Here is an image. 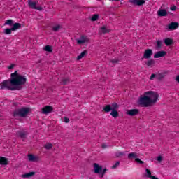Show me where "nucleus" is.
I'll list each match as a JSON object with an SVG mask.
<instances>
[{
    "mask_svg": "<svg viewBox=\"0 0 179 179\" xmlns=\"http://www.w3.org/2000/svg\"><path fill=\"white\" fill-rule=\"evenodd\" d=\"M163 42L162 41H157L156 50H162Z\"/></svg>",
    "mask_w": 179,
    "mask_h": 179,
    "instance_id": "obj_29",
    "label": "nucleus"
},
{
    "mask_svg": "<svg viewBox=\"0 0 179 179\" xmlns=\"http://www.w3.org/2000/svg\"><path fill=\"white\" fill-rule=\"evenodd\" d=\"M145 172H146V177H148V178H150L153 176H152V172L150 171V169H145Z\"/></svg>",
    "mask_w": 179,
    "mask_h": 179,
    "instance_id": "obj_30",
    "label": "nucleus"
},
{
    "mask_svg": "<svg viewBox=\"0 0 179 179\" xmlns=\"http://www.w3.org/2000/svg\"><path fill=\"white\" fill-rule=\"evenodd\" d=\"M164 44H165L167 47L173 44V39L169 38H165L164 41Z\"/></svg>",
    "mask_w": 179,
    "mask_h": 179,
    "instance_id": "obj_19",
    "label": "nucleus"
},
{
    "mask_svg": "<svg viewBox=\"0 0 179 179\" xmlns=\"http://www.w3.org/2000/svg\"><path fill=\"white\" fill-rule=\"evenodd\" d=\"M138 103L141 107H149L152 104V101L144 94V96L139 99Z\"/></svg>",
    "mask_w": 179,
    "mask_h": 179,
    "instance_id": "obj_4",
    "label": "nucleus"
},
{
    "mask_svg": "<svg viewBox=\"0 0 179 179\" xmlns=\"http://www.w3.org/2000/svg\"><path fill=\"white\" fill-rule=\"evenodd\" d=\"M16 135L21 139H26V136H27V131H18L16 132Z\"/></svg>",
    "mask_w": 179,
    "mask_h": 179,
    "instance_id": "obj_11",
    "label": "nucleus"
},
{
    "mask_svg": "<svg viewBox=\"0 0 179 179\" xmlns=\"http://www.w3.org/2000/svg\"><path fill=\"white\" fill-rule=\"evenodd\" d=\"M45 149H47L48 150H50V149H52V144L51 143H47L44 145Z\"/></svg>",
    "mask_w": 179,
    "mask_h": 179,
    "instance_id": "obj_32",
    "label": "nucleus"
},
{
    "mask_svg": "<svg viewBox=\"0 0 179 179\" xmlns=\"http://www.w3.org/2000/svg\"><path fill=\"white\" fill-rule=\"evenodd\" d=\"M152 55H153V50H152V49H146L144 51L143 58L145 59H149L152 57Z\"/></svg>",
    "mask_w": 179,
    "mask_h": 179,
    "instance_id": "obj_6",
    "label": "nucleus"
},
{
    "mask_svg": "<svg viewBox=\"0 0 179 179\" xmlns=\"http://www.w3.org/2000/svg\"><path fill=\"white\" fill-rule=\"evenodd\" d=\"M135 162H136V163H139L140 164H143V161L141 160L139 158H136L135 159Z\"/></svg>",
    "mask_w": 179,
    "mask_h": 179,
    "instance_id": "obj_42",
    "label": "nucleus"
},
{
    "mask_svg": "<svg viewBox=\"0 0 179 179\" xmlns=\"http://www.w3.org/2000/svg\"><path fill=\"white\" fill-rule=\"evenodd\" d=\"M118 166H120V161L116 162L115 163V164L111 166V169H117V167H118Z\"/></svg>",
    "mask_w": 179,
    "mask_h": 179,
    "instance_id": "obj_39",
    "label": "nucleus"
},
{
    "mask_svg": "<svg viewBox=\"0 0 179 179\" xmlns=\"http://www.w3.org/2000/svg\"><path fill=\"white\" fill-rule=\"evenodd\" d=\"M87 54V50H84L82 52L78 57H77V60L79 61L83 58Z\"/></svg>",
    "mask_w": 179,
    "mask_h": 179,
    "instance_id": "obj_24",
    "label": "nucleus"
},
{
    "mask_svg": "<svg viewBox=\"0 0 179 179\" xmlns=\"http://www.w3.org/2000/svg\"><path fill=\"white\" fill-rule=\"evenodd\" d=\"M166 72L159 73L157 75V79H158V80H162V79H163L166 76Z\"/></svg>",
    "mask_w": 179,
    "mask_h": 179,
    "instance_id": "obj_20",
    "label": "nucleus"
},
{
    "mask_svg": "<svg viewBox=\"0 0 179 179\" xmlns=\"http://www.w3.org/2000/svg\"><path fill=\"white\" fill-rule=\"evenodd\" d=\"M64 122L66 123V124H68L69 122V118L66 117H64Z\"/></svg>",
    "mask_w": 179,
    "mask_h": 179,
    "instance_id": "obj_45",
    "label": "nucleus"
},
{
    "mask_svg": "<svg viewBox=\"0 0 179 179\" xmlns=\"http://www.w3.org/2000/svg\"><path fill=\"white\" fill-rule=\"evenodd\" d=\"M106 172H107V169H106V168H104L103 169V171H102V173H101L100 178H103L104 177V174H106Z\"/></svg>",
    "mask_w": 179,
    "mask_h": 179,
    "instance_id": "obj_41",
    "label": "nucleus"
},
{
    "mask_svg": "<svg viewBox=\"0 0 179 179\" xmlns=\"http://www.w3.org/2000/svg\"><path fill=\"white\" fill-rule=\"evenodd\" d=\"M54 110V108L51 106H46L43 108H42V113L43 114H50L52 110Z\"/></svg>",
    "mask_w": 179,
    "mask_h": 179,
    "instance_id": "obj_10",
    "label": "nucleus"
},
{
    "mask_svg": "<svg viewBox=\"0 0 179 179\" xmlns=\"http://www.w3.org/2000/svg\"><path fill=\"white\" fill-rule=\"evenodd\" d=\"M36 174V172H29L22 175L23 178H30V177H33Z\"/></svg>",
    "mask_w": 179,
    "mask_h": 179,
    "instance_id": "obj_22",
    "label": "nucleus"
},
{
    "mask_svg": "<svg viewBox=\"0 0 179 179\" xmlns=\"http://www.w3.org/2000/svg\"><path fill=\"white\" fill-rule=\"evenodd\" d=\"M28 113H30V109L29 108H22L14 110L13 115V117H21L22 118H24Z\"/></svg>",
    "mask_w": 179,
    "mask_h": 179,
    "instance_id": "obj_2",
    "label": "nucleus"
},
{
    "mask_svg": "<svg viewBox=\"0 0 179 179\" xmlns=\"http://www.w3.org/2000/svg\"><path fill=\"white\" fill-rule=\"evenodd\" d=\"M13 24V20H7L6 22L4 23V26H12Z\"/></svg>",
    "mask_w": 179,
    "mask_h": 179,
    "instance_id": "obj_34",
    "label": "nucleus"
},
{
    "mask_svg": "<svg viewBox=\"0 0 179 179\" xmlns=\"http://www.w3.org/2000/svg\"><path fill=\"white\" fill-rule=\"evenodd\" d=\"M167 52L166 51H158L156 52V54L154 55V58H161V57H164Z\"/></svg>",
    "mask_w": 179,
    "mask_h": 179,
    "instance_id": "obj_15",
    "label": "nucleus"
},
{
    "mask_svg": "<svg viewBox=\"0 0 179 179\" xmlns=\"http://www.w3.org/2000/svg\"><path fill=\"white\" fill-rule=\"evenodd\" d=\"M150 178H151V179H159L156 176H153L152 177H150Z\"/></svg>",
    "mask_w": 179,
    "mask_h": 179,
    "instance_id": "obj_51",
    "label": "nucleus"
},
{
    "mask_svg": "<svg viewBox=\"0 0 179 179\" xmlns=\"http://www.w3.org/2000/svg\"><path fill=\"white\" fill-rule=\"evenodd\" d=\"M102 148L103 149H106V148H107V145L106 144H103Z\"/></svg>",
    "mask_w": 179,
    "mask_h": 179,
    "instance_id": "obj_50",
    "label": "nucleus"
},
{
    "mask_svg": "<svg viewBox=\"0 0 179 179\" xmlns=\"http://www.w3.org/2000/svg\"><path fill=\"white\" fill-rule=\"evenodd\" d=\"M22 28V24L19 22H15L13 24V27H11L13 31H16V30H19V29Z\"/></svg>",
    "mask_w": 179,
    "mask_h": 179,
    "instance_id": "obj_17",
    "label": "nucleus"
},
{
    "mask_svg": "<svg viewBox=\"0 0 179 179\" xmlns=\"http://www.w3.org/2000/svg\"><path fill=\"white\" fill-rule=\"evenodd\" d=\"M129 2H132L134 3V5H136L137 6H142L146 3L145 0H129Z\"/></svg>",
    "mask_w": 179,
    "mask_h": 179,
    "instance_id": "obj_9",
    "label": "nucleus"
},
{
    "mask_svg": "<svg viewBox=\"0 0 179 179\" xmlns=\"http://www.w3.org/2000/svg\"><path fill=\"white\" fill-rule=\"evenodd\" d=\"M170 9H171V10L174 12V10H176L177 9V6H173L171 7Z\"/></svg>",
    "mask_w": 179,
    "mask_h": 179,
    "instance_id": "obj_46",
    "label": "nucleus"
},
{
    "mask_svg": "<svg viewBox=\"0 0 179 179\" xmlns=\"http://www.w3.org/2000/svg\"><path fill=\"white\" fill-rule=\"evenodd\" d=\"M127 114L130 117H135L136 115H138V114H139V109L129 110H127Z\"/></svg>",
    "mask_w": 179,
    "mask_h": 179,
    "instance_id": "obj_7",
    "label": "nucleus"
},
{
    "mask_svg": "<svg viewBox=\"0 0 179 179\" xmlns=\"http://www.w3.org/2000/svg\"><path fill=\"white\" fill-rule=\"evenodd\" d=\"M40 159L37 156H34L32 154H29L28 155V160L29 162H34L35 163L38 162Z\"/></svg>",
    "mask_w": 179,
    "mask_h": 179,
    "instance_id": "obj_14",
    "label": "nucleus"
},
{
    "mask_svg": "<svg viewBox=\"0 0 179 179\" xmlns=\"http://www.w3.org/2000/svg\"><path fill=\"white\" fill-rule=\"evenodd\" d=\"M28 6H29L31 9H36V10H43V8L41 6L37 7V2L33 1V0H28Z\"/></svg>",
    "mask_w": 179,
    "mask_h": 179,
    "instance_id": "obj_5",
    "label": "nucleus"
},
{
    "mask_svg": "<svg viewBox=\"0 0 179 179\" xmlns=\"http://www.w3.org/2000/svg\"><path fill=\"white\" fill-rule=\"evenodd\" d=\"M169 30H177L178 29V22H171L168 25Z\"/></svg>",
    "mask_w": 179,
    "mask_h": 179,
    "instance_id": "obj_12",
    "label": "nucleus"
},
{
    "mask_svg": "<svg viewBox=\"0 0 179 179\" xmlns=\"http://www.w3.org/2000/svg\"><path fill=\"white\" fill-rule=\"evenodd\" d=\"M158 16H167V10L166 9H159L157 12Z\"/></svg>",
    "mask_w": 179,
    "mask_h": 179,
    "instance_id": "obj_18",
    "label": "nucleus"
},
{
    "mask_svg": "<svg viewBox=\"0 0 179 179\" xmlns=\"http://www.w3.org/2000/svg\"><path fill=\"white\" fill-rule=\"evenodd\" d=\"M59 30H61V25L59 24L52 27V31L55 33L59 31Z\"/></svg>",
    "mask_w": 179,
    "mask_h": 179,
    "instance_id": "obj_21",
    "label": "nucleus"
},
{
    "mask_svg": "<svg viewBox=\"0 0 179 179\" xmlns=\"http://www.w3.org/2000/svg\"><path fill=\"white\" fill-rule=\"evenodd\" d=\"M45 51H47L48 52H52V48L50 45H46L44 48Z\"/></svg>",
    "mask_w": 179,
    "mask_h": 179,
    "instance_id": "obj_35",
    "label": "nucleus"
},
{
    "mask_svg": "<svg viewBox=\"0 0 179 179\" xmlns=\"http://www.w3.org/2000/svg\"><path fill=\"white\" fill-rule=\"evenodd\" d=\"M103 110L105 113H110V111H112L111 105H110V104L106 105V106L103 108Z\"/></svg>",
    "mask_w": 179,
    "mask_h": 179,
    "instance_id": "obj_28",
    "label": "nucleus"
},
{
    "mask_svg": "<svg viewBox=\"0 0 179 179\" xmlns=\"http://www.w3.org/2000/svg\"><path fill=\"white\" fill-rule=\"evenodd\" d=\"M155 64H156V62H155L154 59H150L148 62H145V64L147 65V66H154Z\"/></svg>",
    "mask_w": 179,
    "mask_h": 179,
    "instance_id": "obj_26",
    "label": "nucleus"
},
{
    "mask_svg": "<svg viewBox=\"0 0 179 179\" xmlns=\"http://www.w3.org/2000/svg\"><path fill=\"white\" fill-rule=\"evenodd\" d=\"M117 157H121V156H125V153L122 152H119L116 153Z\"/></svg>",
    "mask_w": 179,
    "mask_h": 179,
    "instance_id": "obj_40",
    "label": "nucleus"
},
{
    "mask_svg": "<svg viewBox=\"0 0 179 179\" xmlns=\"http://www.w3.org/2000/svg\"><path fill=\"white\" fill-rule=\"evenodd\" d=\"M101 171H103V167L100 166L97 163H94V173L99 174L101 173Z\"/></svg>",
    "mask_w": 179,
    "mask_h": 179,
    "instance_id": "obj_8",
    "label": "nucleus"
},
{
    "mask_svg": "<svg viewBox=\"0 0 179 179\" xmlns=\"http://www.w3.org/2000/svg\"><path fill=\"white\" fill-rule=\"evenodd\" d=\"M155 78H157V75L153 73L150 76V80H153L155 79Z\"/></svg>",
    "mask_w": 179,
    "mask_h": 179,
    "instance_id": "obj_43",
    "label": "nucleus"
},
{
    "mask_svg": "<svg viewBox=\"0 0 179 179\" xmlns=\"http://www.w3.org/2000/svg\"><path fill=\"white\" fill-rule=\"evenodd\" d=\"M110 107L113 110H117L118 108V104L117 103H113L112 105H110Z\"/></svg>",
    "mask_w": 179,
    "mask_h": 179,
    "instance_id": "obj_36",
    "label": "nucleus"
},
{
    "mask_svg": "<svg viewBox=\"0 0 179 179\" xmlns=\"http://www.w3.org/2000/svg\"><path fill=\"white\" fill-rule=\"evenodd\" d=\"M176 82H178L179 83V75H178L176 78Z\"/></svg>",
    "mask_w": 179,
    "mask_h": 179,
    "instance_id": "obj_49",
    "label": "nucleus"
},
{
    "mask_svg": "<svg viewBox=\"0 0 179 179\" xmlns=\"http://www.w3.org/2000/svg\"><path fill=\"white\" fill-rule=\"evenodd\" d=\"M14 67H15V64H11L8 66V69H13Z\"/></svg>",
    "mask_w": 179,
    "mask_h": 179,
    "instance_id": "obj_48",
    "label": "nucleus"
},
{
    "mask_svg": "<svg viewBox=\"0 0 179 179\" xmlns=\"http://www.w3.org/2000/svg\"><path fill=\"white\" fill-rule=\"evenodd\" d=\"M97 19H99V15L97 14H94L92 17V22H96V20H97Z\"/></svg>",
    "mask_w": 179,
    "mask_h": 179,
    "instance_id": "obj_37",
    "label": "nucleus"
},
{
    "mask_svg": "<svg viewBox=\"0 0 179 179\" xmlns=\"http://www.w3.org/2000/svg\"><path fill=\"white\" fill-rule=\"evenodd\" d=\"M101 30L104 34H106V33H108V29H107L106 27H101Z\"/></svg>",
    "mask_w": 179,
    "mask_h": 179,
    "instance_id": "obj_38",
    "label": "nucleus"
},
{
    "mask_svg": "<svg viewBox=\"0 0 179 179\" xmlns=\"http://www.w3.org/2000/svg\"><path fill=\"white\" fill-rule=\"evenodd\" d=\"M111 62H112V64H117V62H118V60L114 59L111 60Z\"/></svg>",
    "mask_w": 179,
    "mask_h": 179,
    "instance_id": "obj_47",
    "label": "nucleus"
},
{
    "mask_svg": "<svg viewBox=\"0 0 179 179\" xmlns=\"http://www.w3.org/2000/svg\"><path fill=\"white\" fill-rule=\"evenodd\" d=\"M157 162H162V161L163 160V157H162V156H158V157H157Z\"/></svg>",
    "mask_w": 179,
    "mask_h": 179,
    "instance_id": "obj_44",
    "label": "nucleus"
},
{
    "mask_svg": "<svg viewBox=\"0 0 179 179\" xmlns=\"http://www.w3.org/2000/svg\"><path fill=\"white\" fill-rule=\"evenodd\" d=\"M144 94L147 96L150 100H151V104L156 103V101H157V99H159V94L153 91L145 92H144Z\"/></svg>",
    "mask_w": 179,
    "mask_h": 179,
    "instance_id": "obj_3",
    "label": "nucleus"
},
{
    "mask_svg": "<svg viewBox=\"0 0 179 179\" xmlns=\"http://www.w3.org/2000/svg\"><path fill=\"white\" fill-rule=\"evenodd\" d=\"M0 164L1 166H7V164H9V161H8V158L5 157H0Z\"/></svg>",
    "mask_w": 179,
    "mask_h": 179,
    "instance_id": "obj_16",
    "label": "nucleus"
},
{
    "mask_svg": "<svg viewBox=\"0 0 179 179\" xmlns=\"http://www.w3.org/2000/svg\"><path fill=\"white\" fill-rule=\"evenodd\" d=\"M71 82V80L69 78H62L61 79L62 85H68Z\"/></svg>",
    "mask_w": 179,
    "mask_h": 179,
    "instance_id": "obj_25",
    "label": "nucleus"
},
{
    "mask_svg": "<svg viewBox=\"0 0 179 179\" xmlns=\"http://www.w3.org/2000/svg\"><path fill=\"white\" fill-rule=\"evenodd\" d=\"M136 157V152H131L128 154V159H135Z\"/></svg>",
    "mask_w": 179,
    "mask_h": 179,
    "instance_id": "obj_33",
    "label": "nucleus"
},
{
    "mask_svg": "<svg viewBox=\"0 0 179 179\" xmlns=\"http://www.w3.org/2000/svg\"><path fill=\"white\" fill-rule=\"evenodd\" d=\"M36 174V172H29L22 175L23 178H30V177H33Z\"/></svg>",
    "mask_w": 179,
    "mask_h": 179,
    "instance_id": "obj_23",
    "label": "nucleus"
},
{
    "mask_svg": "<svg viewBox=\"0 0 179 179\" xmlns=\"http://www.w3.org/2000/svg\"><path fill=\"white\" fill-rule=\"evenodd\" d=\"M112 1H115V2L120 1V0H112Z\"/></svg>",
    "mask_w": 179,
    "mask_h": 179,
    "instance_id": "obj_52",
    "label": "nucleus"
},
{
    "mask_svg": "<svg viewBox=\"0 0 179 179\" xmlns=\"http://www.w3.org/2000/svg\"><path fill=\"white\" fill-rule=\"evenodd\" d=\"M87 41H89V39L85 36H81L80 39L77 40L78 44H85V43H87Z\"/></svg>",
    "mask_w": 179,
    "mask_h": 179,
    "instance_id": "obj_13",
    "label": "nucleus"
},
{
    "mask_svg": "<svg viewBox=\"0 0 179 179\" xmlns=\"http://www.w3.org/2000/svg\"><path fill=\"white\" fill-rule=\"evenodd\" d=\"M27 78L19 74L17 71L11 73L10 80H5L0 83L1 90L7 89V90H22L24 85H26Z\"/></svg>",
    "mask_w": 179,
    "mask_h": 179,
    "instance_id": "obj_1",
    "label": "nucleus"
},
{
    "mask_svg": "<svg viewBox=\"0 0 179 179\" xmlns=\"http://www.w3.org/2000/svg\"><path fill=\"white\" fill-rule=\"evenodd\" d=\"M110 115L113 117V118H117L118 117V115H120V114L118 113V111H117V110H111Z\"/></svg>",
    "mask_w": 179,
    "mask_h": 179,
    "instance_id": "obj_27",
    "label": "nucleus"
},
{
    "mask_svg": "<svg viewBox=\"0 0 179 179\" xmlns=\"http://www.w3.org/2000/svg\"><path fill=\"white\" fill-rule=\"evenodd\" d=\"M12 31H13L12 28H6L4 29V34L7 35L12 34Z\"/></svg>",
    "mask_w": 179,
    "mask_h": 179,
    "instance_id": "obj_31",
    "label": "nucleus"
}]
</instances>
